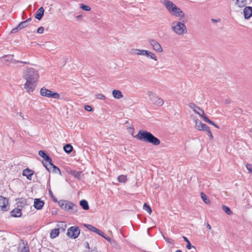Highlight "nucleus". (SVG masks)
I'll use <instances>...</instances> for the list:
<instances>
[{
    "mask_svg": "<svg viewBox=\"0 0 252 252\" xmlns=\"http://www.w3.org/2000/svg\"><path fill=\"white\" fill-rule=\"evenodd\" d=\"M39 75L37 71L33 68L28 69L24 75L26 80L24 88L29 93L32 92L35 87V83L37 81Z\"/></svg>",
    "mask_w": 252,
    "mask_h": 252,
    "instance_id": "f257e3e1",
    "label": "nucleus"
},
{
    "mask_svg": "<svg viewBox=\"0 0 252 252\" xmlns=\"http://www.w3.org/2000/svg\"><path fill=\"white\" fill-rule=\"evenodd\" d=\"M135 137L140 140L151 143L154 145H158L160 144V140L158 138L147 131L140 130Z\"/></svg>",
    "mask_w": 252,
    "mask_h": 252,
    "instance_id": "f03ea898",
    "label": "nucleus"
},
{
    "mask_svg": "<svg viewBox=\"0 0 252 252\" xmlns=\"http://www.w3.org/2000/svg\"><path fill=\"white\" fill-rule=\"evenodd\" d=\"M162 4L172 15L182 18L185 17V15L183 11L180 8L177 7L173 2L168 0H164Z\"/></svg>",
    "mask_w": 252,
    "mask_h": 252,
    "instance_id": "7ed1b4c3",
    "label": "nucleus"
},
{
    "mask_svg": "<svg viewBox=\"0 0 252 252\" xmlns=\"http://www.w3.org/2000/svg\"><path fill=\"white\" fill-rule=\"evenodd\" d=\"M171 30L179 36L183 35L187 32V29L184 23L178 21L172 22L170 25Z\"/></svg>",
    "mask_w": 252,
    "mask_h": 252,
    "instance_id": "20e7f679",
    "label": "nucleus"
},
{
    "mask_svg": "<svg viewBox=\"0 0 252 252\" xmlns=\"http://www.w3.org/2000/svg\"><path fill=\"white\" fill-rule=\"evenodd\" d=\"M61 208L71 213H76L77 212L78 206L74 203L65 200H62L59 202Z\"/></svg>",
    "mask_w": 252,
    "mask_h": 252,
    "instance_id": "39448f33",
    "label": "nucleus"
},
{
    "mask_svg": "<svg viewBox=\"0 0 252 252\" xmlns=\"http://www.w3.org/2000/svg\"><path fill=\"white\" fill-rule=\"evenodd\" d=\"M130 53L132 55L146 56L154 61H157L156 56L152 52L148 50L133 49L130 50Z\"/></svg>",
    "mask_w": 252,
    "mask_h": 252,
    "instance_id": "423d86ee",
    "label": "nucleus"
},
{
    "mask_svg": "<svg viewBox=\"0 0 252 252\" xmlns=\"http://www.w3.org/2000/svg\"><path fill=\"white\" fill-rule=\"evenodd\" d=\"M147 94L149 97L150 99L155 105L160 106L163 104V100L161 98L159 97L157 94L151 91H148L147 92Z\"/></svg>",
    "mask_w": 252,
    "mask_h": 252,
    "instance_id": "0eeeda50",
    "label": "nucleus"
},
{
    "mask_svg": "<svg viewBox=\"0 0 252 252\" xmlns=\"http://www.w3.org/2000/svg\"><path fill=\"white\" fill-rule=\"evenodd\" d=\"M40 94L43 96H45L49 98H59L60 97V94L56 92H52L45 88L41 89L40 91Z\"/></svg>",
    "mask_w": 252,
    "mask_h": 252,
    "instance_id": "6e6552de",
    "label": "nucleus"
},
{
    "mask_svg": "<svg viewBox=\"0 0 252 252\" xmlns=\"http://www.w3.org/2000/svg\"><path fill=\"white\" fill-rule=\"evenodd\" d=\"M80 233V229L78 226H71L69 227L67 232V235L72 239L77 238Z\"/></svg>",
    "mask_w": 252,
    "mask_h": 252,
    "instance_id": "1a4fd4ad",
    "label": "nucleus"
},
{
    "mask_svg": "<svg viewBox=\"0 0 252 252\" xmlns=\"http://www.w3.org/2000/svg\"><path fill=\"white\" fill-rule=\"evenodd\" d=\"M150 45L153 47L154 50L158 52L161 53L163 50L160 45L155 40L151 39L149 41Z\"/></svg>",
    "mask_w": 252,
    "mask_h": 252,
    "instance_id": "9d476101",
    "label": "nucleus"
},
{
    "mask_svg": "<svg viewBox=\"0 0 252 252\" xmlns=\"http://www.w3.org/2000/svg\"><path fill=\"white\" fill-rule=\"evenodd\" d=\"M8 200L7 199L2 196H0V210L6 211L8 207Z\"/></svg>",
    "mask_w": 252,
    "mask_h": 252,
    "instance_id": "9b49d317",
    "label": "nucleus"
},
{
    "mask_svg": "<svg viewBox=\"0 0 252 252\" xmlns=\"http://www.w3.org/2000/svg\"><path fill=\"white\" fill-rule=\"evenodd\" d=\"M194 122L195 124V128L199 130H205L208 128V126L202 123L198 119H194Z\"/></svg>",
    "mask_w": 252,
    "mask_h": 252,
    "instance_id": "f8f14e48",
    "label": "nucleus"
},
{
    "mask_svg": "<svg viewBox=\"0 0 252 252\" xmlns=\"http://www.w3.org/2000/svg\"><path fill=\"white\" fill-rule=\"evenodd\" d=\"M243 14L246 19H249L252 16V7L246 6L243 9Z\"/></svg>",
    "mask_w": 252,
    "mask_h": 252,
    "instance_id": "ddd939ff",
    "label": "nucleus"
},
{
    "mask_svg": "<svg viewBox=\"0 0 252 252\" xmlns=\"http://www.w3.org/2000/svg\"><path fill=\"white\" fill-rule=\"evenodd\" d=\"M84 226L89 230L95 232L99 235H102V232L101 230L91 224H85Z\"/></svg>",
    "mask_w": 252,
    "mask_h": 252,
    "instance_id": "4468645a",
    "label": "nucleus"
},
{
    "mask_svg": "<svg viewBox=\"0 0 252 252\" xmlns=\"http://www.w3.org/2000/svg\"><path fill=\"white\" fill-rule=\"evenodd\" d=\"M44 204V201L39 198H36L34 200V207L37 210L41 209Z\"/></svg>",
    "mask_w": 252,
    "mask_h": 252,
    "instance_id": "2eb2a0df",
    "label": "nucleus"
},
{
    "mask_svg": "<svg viewBox=\"0 0 252 252\" xmlns=\"http://www.w3.org/2000/svg\"><path fill=\"white\" fill-rule=\"evenodd\" d=\"M28 23H27V21H23V22H21L17 27H16L15 28L13 29L11 32L12 33H14V32H17L18 31L20 30H21L23 28H26L28 26Z\"/></svg>",
    "mask_w": 252,
    "mask_h": 252,
    "instance_id": "dca6fc26",
    "label": "nucleus"
},
{
    "mask_svg": "<svg viewBox=\"0 0 252 252\" xmlns=\"http://www.w3.org/2000/svg\"><path fill=\"white\" fill-rule=\"evenodd\" d=\"M44 9L43 7H40L35 13V18L38 20H40L44 15Z\"/></svg>",
    "mask_w": 252,
    "mask_h": 252,
    "instance_id": "f3484780",
    "label": "nucleus"
},
{
    "mask_svg": "<svg viewBox=\"0 0 252 252\" xmlns=\"http://www.w3.org/2000/svg\"><path fill=\"white\" fill-rule=\"evenodd\" d=\"M33 174V171L28 168L24 170L23 172V175L26 176L30 180H32V176Z\"/></svg>",
    "mask_w": 252,
    "mask_h": 252,
    "instance_id": "a211bd4d",
    "label": "nucleus"
},
{
    "mask_svg": "<svg viewBox=\"0 0 252 252\" xmlns=\"http://www.w3.org/2000/svg\"><path fill=\"white\" fill-rule=\"evenodd\" d=\"M45 167L48 170L51 171L52 169V166L53 165V163H52V159L51 160H48L47 159H45L44 161L42 162Z\"/></svg>",
    "mask_w": 252,
    "mask_h": 252,
    "instance_id": "6ab92c4d",
    "label": "nucleus"
},
{
    "mask_svg": "<svg viewBox=\"0 0 252 252\" xmlns=\"http://www.w3.org/2000/svg\"><path fill=\"white\" fill-rule=\"evenodd\" d=\"M21 214V209L19 208H15L11 212V215L14 217H19Z\"/></svg>",
    "mask_w": 252,
    "mask_h": 252,
    "instance_id": "aec40b11",
    "label": "nucleus"
},
{
    "mask_svg": "<svg viewBox=\"0 0 252 252\" xmlns=\"http://www.w3.org/2000/svg\"><path fill=\"white\" fill-rule=\"evenodd\" d=\"M112 94L113 97L116 99H120L123 97L122 92L117 90H114L112 92Z\"/></svg>",
    "mask_w": 252,
    "mask_h": 252,
    "instance_id": "412c9836",
    "label": "nucleus"
},
{
    "mask_svg": "<svg viewBox=\"0 0 252 252\" xmlns=\"http://www.w3.org/2000/svg\"><path fill=\"white\" fill-rule=\"evenodd\" d=\"M71 174L78 179H81L83 176L82 172L77 171H71Z\"/></svg>",
    "mask_w": 252,
    "mask_h": 252,
    "instance_id": "4be33fe9",
    "label": "nucleus"
},
{
    "mask_svg": "<svg viewBox=\"0 0 252 252\" xmlns=\"http://www.w3.org/2000/svg\"><path fill=\"white\" fill-rule=\"evenodd\" d=\"M80 205L82 208L85 210H88L89 209L88 202L85 200H82L80 202Z\"/></svg>",
    "mask_w": 252,
    "mask_h": 252,
    "instance_id": "5701e85b",
    "label": "nucleus"
},
{
    "mask_svg": "<svg viewBox=\"0 0 252 252\" xmlns=\"http://www.w3.org/2000/svg\"><path fill=\"white\" fill-rule=\"evenodd\" d=\"M235 4L239 7H243L247 4V0H236Z\"/></svg>",
    "mask_w": 252,
    "mask_h": 252,
    "instance_id": "b1692460",
    "label": "nucleus"
},
{
    "mask_svg": "<svg viewBox=\"0 0 252 252\" xmlns=\"http://www.w3.org/2000/svg\"><path fill=\"white\" fill-rule=\"evenodd\" d=\"M59 234V229L58 228H55L53 229L50 233V237L52 238H55L57 237Z\"/></svg>",
    "mask_w": 252,
    "mask_h": 252,
    "instance_id": "393cba45",
    "label": "nucleus"
},
{
    "mask_svg": "<svg viewBox=\"0 0 252 252\" xmlns=\"http://www.w3.org/2000/svg\"><path fill=\"white\" fill-rule=\"evenodd\" d=\"M63 150L65 152L69 154L72 151L73 147L70 144H67L64 146Z\"/></svg>",
    "mask_w": 252,
    "mask_h": 252,
    "instance_id": "a878e982",
    "label": "nucleus"
},
{
    "mask_svg": "<svg viewBox=\"0 0 252 252\" xmlns=\"http://www.w3.org/2000/svg\"><path fill=\"white\" fill-rule=\"evenodd\" d=\"M183 238L184 241L187 242L186 248L188 250H190L192 248H193V249H195V247L191 245V243H190V242L189 241V240L186 237L183 236Z\"/></svg>",
    "mask_w": 252,
    "mask_h": 252,
    "instance_id": "bb28decb",
    "label": "nucleus"
},
{
    "mask_svg": "<svg viewBox=\"0 0 252 252\" xmlns=\"http://www.w3.org/2000/svg\"><path fill=\"white\" fill-rule=\"evenodd\" d=\"M39 155L41 157L44 158V160L45 159H47L48 160H51V158L48 156H47L44 151H41V150L39 151Z\"/></svg>",
    "mask_w": 252,
    "mask_h": 252,
    "instance_id": "cd10ccee",
    "label": "nucleus"
},
{
    "mask_svg": "<svg viewBox=\"0 0 252 252\" xmlns=\"http://www.w3.org/2000/svg\"><path fill=\"white\" fill-rule=\"evenodd\" d=\"M118 180L120 183H125L127 181V178L126 175H121L118 176Z\"/></svg>",
    "mask_w": 252,
    "mask_h": 252,
    "instance_id": "c85d7f7f",
    "label": "nucleus"
},
{
    "mask_svg": "<svg viewBox=\"0 0 252 252\" xmlns=\"http://www.w3.org/2000/svg\"><path fill=\"white\" fill-rule=\"evenodd\" d=\"M194 112L198 114L200 116H201L204 119V117L206 116L204 114V112L203 110H202L200 107H199V110L195 109L194 110Z\"/></svg>",
    "mask_w": 252,
    "mask_h": 252,
    "instance_id": "c756f323",
    "label": "nucleus"
},
{
    "mask_svg": "<svg viewBox=\"0 0 252 252\" xmlns=\"http://www.w3.org/2000/svg\"><path fill=\"white\" fill-rule=\"evenodd\" d=\"M200 195L201 198L205 203L209 204L210 203L209 199H208L207 196L203 192H201Z\"/></svg>",
    "mask_w": 252,
    "mask_h": 252,
    "instance_id": "7c9ffc66",
    "label": "nucleus"
},
{
    "mask_svg": "<svg viewBox=\"0 0 252 252\" xmlns=\"http://www.w3.org/2000/svg\"><path fill=\"white\" fill-rule=\"evenodd\" d=\"M143 209L147 211L149 214H151L152 213V209L151 207L148 205L146 203L144 204Z\"/></svg>",
    "mask_w": 252,
    "mask_h": 252,
    "instance_id": "2f4dec72",
    "label": "nucleus"
},
{
    "mask_svg": "<svg viewBox=\"0 0 252 252\" xmlns=\"http://www.w3.org/2000/svg\"><path fill=\"white\" fill-rule=\"evenodd\" d=\"M222 209L223 211L228 215H231L232 214V212L227 206L223 205L222 206Z\"/></svg>",
    "mask_w": 252,
    "mask_h": 252,
    "instance_id": "473e14b6",
    "label": "nucleus"
},
{
    "mask_svg": "<svg viewBox=\"0 0 252 252\" xmlns=\"http://www.w3.org/2000/svg\"><path fill=\"white\" fill-rule=\"evenodd\" d=\"M51 170H52V171L54 173H59V174H60V175L61 174V172L60 169L58 167H57V166L54 165L53 164V165L52 166V169Z\"/></svg>",
    "mask_w": 252,
    "mask_h": 252,
    "instance_id": "72a5a7b5",
    "label": "nucleus"
},
{
    "mask_svg": "<svg viewBox=\"0 0 252 252\" xmlns=\"http://www.w3.org/2000/svg\"><path fill=\"white\" fill-rule=\"evenodd\" d=\"M80 7L83 10L85 11H90L91 9V7L89 6L85 5L84 4H81Z\"/></svg>",
    "mask_w": 252,
    "mask_h": 252,
    "instance_id": "f704fd0d",
    "label": "nucleus"
},
{
    "mask_svg": "<svg viewBox=\"0 0 252 252\" xmlns=\"http://www.w3.org/2000/svg\"><path fill=\"white\" fill-rule=\"evenodd\" d=\"M96 97L99 99L104 100L106 97L102 94H98L95 95Z\"/></svg>",
    "mask_w": 252,
    "mask_h": 252,
    "instance_id": "c9c22d12",
    "label": "nucleus"
},
{
    "mask_svg": "<svg viewBox=\"0 0 252 252\" xmlns=\"http://www.w3.org/2000/svg\"><path fill=\"white\" fill-rule=\"evenodd\" d=\"M203 120H204V121L205 122H207V123H208L209 124H211V125H214V123H214V122H213L212 121H211V120H209V119H208V118L207 117H206V116H204V119H203Z\"/></svg>",
    "mask_w": 252,
    "mask_h": 252,
    "instance_id": "e433bc0d",
    "label": "nucleus"
},
{
    "mask_svg": "<svg viewBox=\"0 0 252 252\" xmlns=\"http://www.w3.org/2000/svg\"><path fill=\"white\" fill-rule=\"evenodd\" d=\"M189 107L193 109L194 111V110L197 109L199 110V107L197 106L195 104L191 103L189 105Z\"/></svg>",
    "mask_w": 252,
    "mask_h": 252,
    "instance_id": "4c0bfd02",
    "label": "nucleus"
},
{
    "mask_svg": "<svg viewBox=\"0 0 252 252\" xmlns=\"http://www.w3.org/2000/svg\"><path fill=\"white\" fill-rule=\"evenodd\" d=\"M246 167L249 172L252 171V164L247 163L246 165Z\"/></svg>",
    "mask_w": 252,
    "mask_h": 252,
    "instance_id": "58836bf2",
    "label": "nucleus"
},
{
    "mask_svg": "<svg viewBox=\"0 0 252 252\" xmlns=\"http://www.w3.org/2000/svg\"><path fill=\"white\" fill-rule=\"evenodd\" d=\"M44 31V28L43 27H40L37 29V32L38 33L41 34Z\"/></svg>",
    "mask_w": 252,
    "mask_h": 252,
    "instance_id": "ea45409f",
    "label": "nucleus"
},
{
    "mask_svg": "<svg viewBox=\"0 0 252 252\" xmlns=\"http://www.w3.org/2000/svg\"><path fill=\"white\" fill-rule=\"evenodd\" d=\"M205 130L207 131V133H208L209 137L210 138V139H213V136L211 131L209 129V127H208V128L207 129H205Z\"/></svg>",
    "mask_w": 252,
    "mask_h": 252,
    "instance_id": "a19ab883",
    "label": "nucleus"
},
{
    "mask_svg": "<svg viewBox=\"0 0 252 252\" xmlns=\"http://www.w3.org/2000/svg\"><path fill=\"white\" fill-rule=\"evenodd\" d=\"M100 236H102V237H103L106 240H107L110 243H111V240L110 238H109V237L106 236L105 235H104V233L103 232H102V235H100Z\"/></svg>",
    "mask_w": 252,
    "mask_h": 252,
    "instance_id": "79ce46f5",
    "label": "nucleus"
},
{
    "mask_svg": "<svg viewBox=\"0 0 252 252\" xmlns=\"http://www.w3.org/2000/svg\"><path fill=\"white\" fill-rule=\"evenodd\" d=\"M20 252H30L28 247H23Z\"/></svg>",
    "mask_w": 252,
    "mask_h": 252,
    "instance_id": "37998d69",
    "label": "nucleus"
},
{
    "mask_svg": "<svg viewBox=\"0 0 252 252\" xmlns=\"http://www.w3.org/2000/svg\"><path fill=\"white\" fill-rule=\"evenodd\" d=\"M85 109L87 111H92V107L90 105H86L85 106Z\"/></svg>",
    "mask_w": 252,
    "mask_h": 252,
    "instance_id": "c03bdc74",
    "label": "nucleus"
},
{
    "mask_svg": "<svg viewBox=\"0 0 252 252\" xmlns=\"http://www.w3.org/2000/svg\"><path fill=\"white\" fill-rule=\"evenodd\" d=\"M25 200H23L22 202H18V207H22L23 205H24L26 203Z\"/></svg>",
    "mask_w": 252,
    "mask_h": 252,
    "instance_id": "a18cd8bd",
    "label": "nucleus"
},
{
    "mask_svg": "<svg viewBox=\"0 0 252 252\" xmlns=\"http://www.w3.org/2000/svg\"><path fill=\"white\" fill-rule=\"evenodd\" d=\"M211 21L213 23H217V22H220V20L219 19H212Z\"/></svg>",
    "mask_w": 252,
    "mask_h": 252,
    "instance_id": "49530a36",
    "label": "nucleus"
},
{
    "mask_svg": "<svg viewBox=\"0 0 252 252\" xmlns=\"http://www.w3.org/2000/svg\"><path fill=\"white\" fill-rule=\"evenodd\" d=\"M207 228L208 229H211V227L209 223L207 224Z\"/></svg>",
    "mask_w": 252,
    "mask_h": 252,
    "instance_id": "de8ad7c7",
    "label": "nucleus"
},
{
    "mask_svg": "<svg viewBox=\"0 0 252 252\" xmlns=\"http://www.w3.org/2000/svg\"><path fill=\"white\" fill-rule=\"evenodd\" d=\"M168 242L170 243H173V240L171 239H168Z\"/></svg>",
    "mask_w": 252,
    "mask_h": 252,
    "instance_id": "09e8293b",
    "label": "nucleus"
},
{
    "mask_svg": "<svg viewBox=\"0 0 252 252\" xmlns=\"http://www.w3.org/2000/svg\"><path fill=\"white\" fill-rule=\"evenodd\" d=\"M11 58V56H5L3 57V58H4V59H6V58Z\"/></svg>",
    "mask_w": 252,
    "mask_h": 252,
    "instance_id": "8fccbe9b",
    "label": "nucleus"
},
{
    "mask_svg": "<svg viewBox=\"0 0 252 252\" xmlns=\"http://www.w3.org/2000/svg\"><path fill=\"white\" fill-rule=\"evenodd\" d=\"M77 18H78V19H81L82 18V16L80 15H78L76 17Z\"/></svg>",
    "mask_w": 252,
    "mask_h": 252,
    "instance_id": "3c124183",
    "label": "nucleus"
},
{
    "mask_svg": "<svg viewBox=\"0 0 252 252\" xmlns=\"http://www.w3.org/2000/svg\"><path fill=\"white\" fill-rule=\"evenodd\" d=\"M31 20H32V19L30 18L28 19L27 20H26L25 21H27V23H28L29 22L31 21Z\"/></svg>",
    "mask_w": 252,
    "mask_h": 252,
    "instance_id": "603ef678",
    "label": "nucleus"
},
{
    "mask_svg": "<svg viewBox=\"0 0 252 252\" xmlns=\"http://www.w3.org/2000/svg\"><path fill=\"white\" fill-rule=\"evenodd\" d=\"M214 126H215L216 128H219V126L218 125H217L215 123H214V125H213Z\"/></svg>",
    "mask_w": 252,
    "mask_h": 252,
    "instance_id": "864d4df0",
    "label": "nucleus"
},
{
    "mask_svg": "<svg viewBox=\"0 0 252 252\" xmlns=\"http://www.w3.org/2000/svg\"><path fill=\"white\" fill-rule=\"evenodd\" d=\"M19 116L22 118V119L23 120H24V118L23 116H22V114H21V113H19Z\"/></svg>",
    "mask_w": 252,
    "mask_h": 252,
    "instance_id": "5fc2aeb1",
    "label": "nucleus"
},
{
    "mask_svg": "<svg viewBox=\"0 0 252 252\" xmlns=\"http://www.w3.org/2000/svg\"><path fill=\"white\" fill-rule=\"evenodd\" d=\"M86 245H87V246L86 247L88 249H89V243L88 242H86Z\"/></svg>",
    "mask_w": 252,
    "mask_h": 252,
    "instance_id": "6e6d98bb",
    "label": "nucleus"
},
{
    "mask_svg": "<svg viewBox=\"0 0 252 252\" xmlns=\"http://www.w3.org/2000/svg\"><path fill=\"white\" fill-rule=\"evenodd\" d=\"M175 252H182L181 250H177Z\"/></svg>",
    "mask_w": 252,
    "mask_h": 252,
    "instance_id": "4d7b16f0",
    "label": "nucleus"
},
{
    "mask_svg": "<svg viewBox=\"0 0 252 252\" xmlns=\"http://www.w3.org/2000/svg\"><path fill=\"white\" fill-rule=\"evenodd\" d=\"M49 192H50V194L52 195V193H51V191H49Z\"/></svg>",
    "mask_w": 252,
    "mask_h": 252,
    "instance_id": "13d9d810",
    "label": "nucleus"
},
{
    "mask_svg": "<svg viewBox=\"0 0 252 252\" xmlns=\"http://www.w3.org/2000/svg\"><path fill=\"white\" fill-rule=\"evenodd\" d=\"M7 61H9V59H7V60H6Z\"/></svg>",
    "mask_w": 252,
    "mask_h": 252,
    "instance_id": "bf43d9fd",
    "label": "nucleus"
},
{
    "mask_svg": "<svg viewBox=\"0 0 252 252\" xmlns=\"http://www.w3.org/2000/svg\"><path fill=\"white\" fill-rule=\"evenodd\" d=\"M54 200L56 202L57 201V200H56L55 199H54Z\"/></svg>",
    "mask_w": 252,
    "mask_h": 252,
    "instance_id": "052dcab7",
    "label": "nucleus"
},
{
    "mask_svg": "<svg viewBox=\"0 0 252 252\" xmlns=\"http://www.w3.org/2000/svg\"><path fill=\"white\" fill-rule=\"evenodd\" d=\"M251 172L252 173V171Z\"/></svg>",
    "mask_w": 252,
    "mask_h": 252,
    "instance_id": "680f3d73",
    "label": "nucleus"
}]
</instances>
